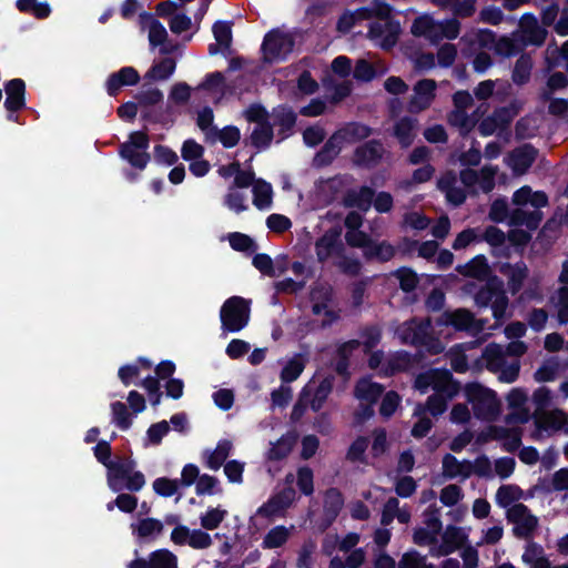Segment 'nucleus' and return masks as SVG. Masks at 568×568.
Listing matches in <instances>:
<instances>
[{"label": "nucleus", "instance_id": "412c9836", "mask_svg": "<svg viewBox=\"0 0 568 568\" xmlns=\"http://www.w3.org/2000/svg\"><path fill=\"white\" fill-rule=\"evenodd\" d=\"M4 108L9 112L8 119L16 120L13 113L26 106V83L20 78H14L4 83Z\"/></svg>", "mask_w": 568, "mask_h": 568}, {"label": "nucleus", "instance_id": "f3484780", "mask_svg": "<svg viewBox=\"0 0 568 568\" xmlns=\"http://www.w3.org/2000/svg\"><path fill=\"white\" fill-rule=\"evenodd\" d=\"M535 425L539 433H564L568 435V414L561 409L542 410L535 414Z\"/></svg>", "mask_w": 568, "mask_h": 568}, {"label": "nucleus", "instance_id": "bf43d9fd", "mask_svg": "<svg viewBox=\"0 0 568 568\" xmlns=\"http://www.w3.org/2000/svg\"><path fill=\"white\" fill-rule=\"evenodd\" d=\"M497 287H503V284L494 278L483 286L475 295V303L479 307L490 306L494 297L497 295Z\"/></svg>", "mask_w": 568, "mask_h": 568}, {"label": "nucleus", "instance_id": "1a4fd4ad", "mask_svg": "<svg viewBox=\"0 0 568 568\" xmlns=\"http://www.w3.org/2000/svg\"><path fill=\"white\" fill-rule=\"evenodd\" d=\"M294 38L291 33L275 29L270 31L263 41L262 52L266 62L284 60L294 49Z\"/></svg>", "mask_w": 568, "mask_h": 568}, {"label": "nucleus", "instance_id": "13d9d810", "mask_svg": "<svg viewBox=\"0 0 568 568\" xmlns=\"http://www.w3.org/2000/svg\"><path fill=\"white\" fill-rule=\"evenodd\" d=\"M524 493L515 485H503L496 493V501L501 507H511L514 503L521 499Z\"/></svg>", "mask_w": 568, "mask_h": 568}, {"label": "nucleus", "instance_id": "ddd939ff", "mask_svg": "<svg viewBox=\"0 0 568 568\" xmlns=\"http://www.w3.org/2000/svg\"><path fill=\"white\" fill-rule=\"evenodd\" d=\"M440 326H453L457 331L480 332L485 327L483 320H476L474 314L467 308H457L443 312L436 320Z\"/></svg>", "mask_w": 568, "mask_h": 568}, {"label": "nucleus", "instance_id": "37998d69", "mask_svg": "<svg viewBox=\"0 0 568 568\" xmlns=\"http://www.w3.org/2000/svg\"><path fill=\"white\" fill-rule=\"evenodd\" d=\"M334 378L332 376L324 377L316 387L312 385V393L310 397V404L313 410H320L326 402L328 395L333 389Z\"/></svg>", "mask_w": 568, "mask_h": 568}, {"label": "nucleus", "instance_id": "2f4dec72", "mask_svg": "<svg viewBox=\"0 0 568 568\" xmlns=\"http://www.w3.org/2000/svg\"><path fill=\"white\" fill-rule=\"evenodd\" d=\"M513 203L517 206L530 204L532 209H540L547 205L548 199L544 192H532L530 186H523L513 195Z\"/></svg>", "mask_w": 568, "mask_h": 568}, {"label": "nucleus", "instance_id": "f03ea898", "mask_svg": "<svg viewBox=\"0 0 568 568\" xmlns=\"http://www.w3.org/2000/svg\"><path fill=\"white\" fill-rule=\"evenodd\" d=\"M462 23L456 18L436 20L432 14L424 13L417 17L410 27L415 37H423L432 43H438L444 39L454 40L458 38Z\"/></svg>", "mask_w": 568, "mask_h": 568}, {"label": "nucleus", "instance_id": "393cba45", "mask_svg": "<svg viewBox=\"0 0 568 568\" xmlns=\"http://www.w3.org/2000/svg\"><path fill=\"white\" fill-rule=\"evenodd\" d=\"M344 505V498L342 493L336 488H329L325 493L324 497V509L321 528L325 530L337 518L339 511Z\"/></svg>", "mask_w": 568, "mask_h": 568}, {"label": "nucleus", "instance_id": "473e14b6", "mask_svg": "<svg viewBox=\"0 0 568 568\" xmlns=\"http://www.w3.org/2000/svg\"><path fill=\"white\" fill-rule=\"evenodd\" d=\"M483 105L477 108L473 114H468L467 111L453 110L448 114V123L458 129L462 135H467L474 128L477 121V115L481 111Z\"/></svg>", "mask_w": 568, "mask_h": 568}, {"label": "nucleus", "instance_id": "9d476101", "mask_svg": "<svg viewBox=\"0 0 568 568\" xmlns=\"http://www.w3.org/2000/svg\"><path fill=\"white\" fill-rule=\"evenodd\" d=\"M507 519L513 524L515 537L530 540L538 528L539 520L527 506L517 503L507 509Z\"/></svg>", "mask_w": 568, "mask_h": 568}, {"label": "nucleus", "instance_id": "5701e85b", "mask_svg": "<svg viewBox=\"0 0 568 568\" xmlns=\"http://www.w3.org/2000/svg\"><path fill=\"white\" fill-rule=\"evenodd\" d=\"M499 273L507 278L508 291L515 295L524 285L529 275V268L525 262L503 263L498 268Z\"/></svg>", "mask_w": 568, "mask_h": 568}, {"label": "nucleus", "instance_id": "aec40b11", "mask_svg": "<svg viewBox=\"0 0 568 568\" xmlns=\"http://www.w3.org/2000/svg\"><path fill=\"white\" fill-rule=\"evenodd\" d=\"M311 300L313 302V313L317 315L324 313V326L332 324L338 318V314L329 307V303L332 302V287L329 285H315L311 293Z\"/></svg>", "mask_w": 568, "mask_h": 568}, {"label": "nucleus", "instance_id": "7ed1b4c3", "mask_svg": "<svg viewBox=\"0 0 568 568\" xmlns=\"http://www.w3.org/2000/svg\"><path fill=\"white\" fill-rule=\"evenodd\" d=\"M465 395L476 418L494 422L499 417L501 402L495 390L479 383H469L465 386Z\"/></svg>", "mask_w": 568, "mask_h": 568}, {"label": "nucleus", "instance_id": "a19ab883", "mask_svg": "<svg viewBox=\"0 0 568 568\" xmlns=\"http://www.w3.org/2000/svg\"><path fill=\"white\" fill-rule=\"evenodd\" d=\"M232 24V21L219 20L214 22L212 27L214 39L221 45L224 57L231 54Z\"/></svg>", "mask_w": 568, "mask_h": 568}, {"label": "nucleus", "instance_id": "a211bd4d", "mask_svg": "<svg viewBox=\"0 0 568 568\" xmlns=\"http://www.w3.org/2000/svg\"><path fill=\"white\" fill-rule=\"evenodd\" d=\"M296 491L293 487H285L273 495L267 503L258 508L257 515L265 518L283 516L287 508L294 503Z\"/></svg>", "mask_w": 568, "mask_h": 568}, {"label": "nucleus", "instance_id": "f704fd0d", "mask_svg": "<svg viewBox=\"0 0 568 568\" xmlns=\"http://www.w3.org/2000/svg\"><path fill=\"white\" fill-rule=\"evenodd\" d=\"M334 133L339 138V141L344 145L368 138L372 134V129L365 124L351 122Z\"/></svg>", "mask_w": 568, "mask_h": 568}, {"label": "nucleus", "instance_id": "79ce46f5", "mask_svg": "<svg viewBox=\"0 0 568 568\" xmlns=\"http://www.w3.org/2000/svg\"><path fill=\"white\" fill-rule=\"evenodd\" d=\"M297 442L296 433H287L283 435L276 443L272 444L268 450V459L281 460L290 455Z\"/></svg>", "mask_w": 568, "mask_h": 568}, {"label": "nucleus", "instance_id": "c03bdc74", "mask_svg": "<svg viewBox=\"0 0 568 568\" xmlns=\"http://www.w3.org/2000/svg\"><path fill=\"white\" fill-rule=\"evenodd\" d=\"M176 62L173 58H163L159 62L152 64V67L145 73V79L153 81L168 80L175 71Z\"/></svg>", "mask_w": 568, "mask_h": 568}, {"label": "nucleus", "instance_id": "49530a36", "mask_svg": "<svg viewBox=\"0 0 568 568\" xmlns=\"http://www.w3.org/2000/svg\"><path fill=\"white\" fill-rule=\"evenodd\" d=\"M232 449V443L227 439H221L215 449L207 454L205 465L212 470H219L225 464Z\"/></svg>", "mask_w": 568, "mask_h": 568}, {"label": "nucleus", "instance_id": "6e6552de", "mask_svg": "<svg viewBox=\"0 0 568 568\" xmlns=\"http://www.w3.org/2000/svg\"><path fill=\"white\" fill-rule=\"evenodd\" d=\"M521 109L523 102L517 99L510 101L507 105L495 109L490 115L479 122V133L483 136H489L497 131L507 129Z\"/></svg>", "mask_w": 568, "mask_h": 568}, {"label": "nucleus", "instance_id": "bb28decb", "mask_svg": "<svg viewBox=\"0 0 568 568\" xmlns=\"http://www.w3.org/2000/svg\"><path fill=\"white\" fill-rule=\"evenodd\" d=\"M457 183V178L453 172L445 173L437 182L438 189L445 193L447 201L456 206L466 200L465 190Z\"/></svg>", "mask_w": 568, "mask_h": 568}, {"label": "nucleus", "instance_id": "e2e57ef3", "mask_svg": "<svg viewBox=\"0 0 568 568\" xmlns=\"http://www.w3.org/2000/svg\"><path fill=\"white\" fill-rule=\"evenodd\" d=\"M568 85V79L562 72H555L552 73L548 80L547 84L544 89L540 91V100L546 102L547 100H550V97L552 93L557 90L564 89Z\"/></svg>", "mask_w": 568, "mask_h": 568}, {"label": "nucleus", "instance_id": "a18cd8bd", "mask_svg": "<svg viewBox=\"0 0 568 568\" xmlns=\"http://www.w3.org/2000/svg\"><path fill=\"white\" fill-rule=\"evenodd\" d=\"M449 399L450 398L443 394H433L428 397L425 405L418 404L415 407L414 415L422 416L425 415L426 412H429L434 417L442 415L446 410Z\"/></svg>", "mask_w": 568, "mask_h": 568}, {"label": "nucleus", "instance_id": "6e6d98bb", "mask_svg": "<svg viewBox=\"0 0 568 568\" xmlns=\"http://www.w3.org/2000/svg\"><path fill=\"white\" fill-rule=\"evenodd\" d=\"M211 133V138L217 139L225 149L234 148L241 139L240 129L235 125H226L221 130L212 128Z\"/></svg>", "mask_w": 568, "mask_h": 568}, {"label": "nucleus", "instance_id": "b1692460", "mask_svg": "<svg viewBox=\"0 0 568 568\" xmlns=\"http://www.w3.org/2000/svg\"><path fill=\"white\" fill-rule=\"evenodd\" d=\"M537 154L538 151L532 145L524 144L510 152L508 164L515 174L521 175L535 162Z\"/></svg>", "mask_w": 568, "mask_h": 568}, {"label": "nucleus", "instance_id": "603ef678", "mask_svg": "<svg viewBox=\"0 0 568 568\" xmlns=\"http://www.w3.org/2000/svg\"><path fill=\"white\" fill-rule=\"evenodd\" d=\"M372 19L369 7L361 8L355 11L345 12L337 22V29L341 32H348L357 22Z\"/></svg>", "mask_w": 568, "mask_h": 568}, {"label": "nucleus", "instance_id": "7c9ffc66", "mask_svg": "<svg viewBox=\"0 0 568 568\" xmlns=\"http://www.w3.org/2000/svg\"><path fill=\"white\" fill-rule=\"evenodd\" d=\"M383 392L384 387L381 384L368 378H362L356 383L354 395L359 403L374 405Z\"/></svg>", "mask_w": 568, "mask_h": 568}, {"label": "nucleus", "instance_id": "e433bc0d", "mask_svg": "<svg viewBox=\"0 0 568 568\" xmlns=\"http://www.w3.org/2000/svg\"><path fill=\"white\" fill-rule=\"evenodd\" d=\"M394 518H397L402 524H407L410 519V513L408 509L399 507L397 498L390 497L384 505L381 524L387 526Z\"/></svg>", "mask_w": 568, "mask_h": 568}, {"label": "nucleus", "instance_id": "39448f33", "mask_svg": "<svg viewBox=\"0 0 568 568\" xmlns=\"http://www.w3.org/2000/svg\"><path fill=\"white\" fill-rule=\"evenodd\" d=\"M486 368L498 374V379L504 383H514L519 375L520 362L517 358H509L503 345L490 343L481 355Z\"/></svg>", "mask_w": 568, "mask_h": 568}, {"label": "nucleus", "instance_id": "09e8293b", "mask_svg": "<svg viewBox=\"0 0 568 568\" xmlns=\"http://www.w3.org/2000/svg\"><path fill=\"white\" fill-rule=\"evenodd\" d=\"M119 155L140 171L144 170L151 160V155L146 151L130 149L129 145H120Z\"/></svg>", "mask_w": 568, "mask_h": 568}, {"label": "nucleus", "instance_id": "9b49d317", "mask_svg": "<svg viewBox=\"0 0 568 568\" xmlns=\"http://www.w3.org/2000/svg\"><path fill=\"white\" fill-rule=\"evenodd\" d=\"M251 145L257 150L267 148L273 140V126L271 125L267 113L260 105H251Z\"/></svg>", "mask_w": 568, "mask_h": 568}, {"label": "nucleus", "instance_id": "8fccbe9b", "mask_svg": "<svg viewBox=\"0 0 568 568\" xmlns=\"http://www.w3.org/2000/svg\"><path fill=\"white\" fill-rule=\"evenodd\" d=\"M141 119L148 123L172 125L174 123L173 109L170 105L164 109H145L141 112Z\"/></svg>", "mask_w": 568, "mask_h": 568}, {"label": "nucleus", "instance_id": "c85d7f7f", "mask_svg": "<svg viewBox=\"0 0 568 568\" xmlns=\"http://www.w3.org/2000/svg\"><path fill=\"white\" fill-rule=\"evenodd\" d=\"M443 476L448 479L470 477V460H458L454 455L446 454L442 460Z\"/></svg>", "mask_w": 568, "mask_h": 568}, {"label": "nucleus", "instance_id": "2eb2a0df", "mask_svg": "<svg viewBox=\"0 0 568 568\" xmlns=\"http://www.w3.org/2000/svg\"><path fill=\"white\" fill-rule=\"evenodd\" d=\"M430 321L426 320H410L404 322L396 328V336L404 344H426L430 336Z\"/></svg>", "mask_w": 568, "mask_h": 568}, {"label": "nucleus", "instance_id": "5fc2aeb1", "mask_svg": "<svg viewBox=\"0 0 568 568\" xmlns=\"http://www.w3.org/2000/svg\"><path fill=\"white\" fill-rule=\"evenodd\" d=\"M133 535L139 538H148L153 535H160L163 531V524L155 518H143L138 524L131 525Z\"/></svg>", "mask_w": 568, "mask_h": 568}, {"label": "nucleus", "instance_id": "c9c22d12", "mask_svg": "<svg viewBox=\"0 0 568 568\" xmlns=\"http://www.w3.org/2000/svg\"><path fill=\"white\" fill-rule=\"evenodd\" d=\"M251 186L254 194V205L260 210L268 209L273 202L271 184L260 179L255 180L251 172Z\"/></svg>", "mask_w": 568, "mask_h": 568}, {"label": "nucleus", "instance_id": "72a5a7b5", "mask_svg": "<svg viewBox=\"0 0 568 568\" xmlns=\"http://www.w3.org/2000/svg\"><path fill=\"white\" fill-rule=\"evenodd\" d=\"M342 148L343 143L339 141V138L333 133L314 156V165L318 168L328 165L339 154Z\"/></svg>", "mask_w": 568, "mask_h": 568}, {"label": "nucleus", "instance_id": "864d4df0", "mask_svg": "<svg viewBox=\"0 0 568 568\" xmlns=\"http://www.w3.org/2000/svg\"><path fill=\"white\" fill-rule=\"evenodd\" d=\"M16 6L20 12L32 14L37 19H47L51 14V7L48 2L17 0Z\"/></svg>", "mask_w": 568, "mask_h": 568}, {"label": "nucleus", "instance_id": "423d86ee", "mask_svg": "<svg viewBox=\"0 0 568 568\" xmlns=\"http://www.w3.org/2000/svg\"><path fill=\"white\" fill-rule=\"evenodd\" d=\"M415 387L420 393L432 388L434 394H443L448 398H454L459 392V385L446 369H430L419 374L415 379Z\"/></svg>", "mask_w": 568, "mask_h": 568}, {"label": "nucleus", "instance_id": "dca6fc26", "mask_svg": "<svg viewBox=\"0 0 568 568\" xmlns=\"http://www.w3.org/2000/svg\"><path fill=\"white\" fill-rule=\"evenodd\" d=\"M437 83L433 79H423L413 87V93L408 101V111L419 113L428 109L436 98Z\"/></svg>", "mask_w": 568, "mask_h": 568}, {"label": "nucleus", "instance_id": "4c0bfd02", "mask_svg": "<svg viewBox=\"0 0 568 568\" xmlns=\"http://www.w3.org/2000/svg\"><path fill=\"white\" fill-rule=\"evenodd\" d=\"M457 271L469 277L477 280H486L490 275V267L484 255H478L463 266H458Z\"/></svg>", "mask_w": 568, "mask_h": 568}, {"label": "nucleus", "instance_id": "4be33fe9", "mask_svg": "<svg viewBox=\"0 0 568 568\" xmlns=\"http://www.w3.org/2000/svg\"><path fill=\"white\" fill-rule=\"evenodd\" d=\"M140 82V74L133 67H123L112 72L105 81V90L110 97L115 98L123 87H133Z\"/></svg>", "mask_w": 568, "mask_h": 568}, {"label": "nucleus", "instance_id": "c756f323", "mask_svg": "<svg viewBox=\"0 0 568 568\" xmlns=\"http://www.w3.org/2000/svg\"><path fill=\"white\" fill-rule=\"evenodd\" d=\"M434 6L450 10L453 18H469L476 12L477 0H429Z\"/></svg>", "mask_w": 568, "mask_h": 568}, {"label": "nucleus", "instance_id": "58836bf2", "mask_svg": "<svg viewBox=\"0 0 568 568\" xmlns=\"http://www.w3.org/2000/svg\"><path fill=\"white\" fill-rule=\"evenodd\" d=\"M532 59L529 54H521L515 62L511 71V81L518 87H523L530 81Z\"/></svg>", "mask_w": 568, "mask_h": 568}, {"label": "nucleus", "instance_id": "a878e982", "mask_svg": "<svg viewBox=\"0 0 568 568\" xmlns=\"http://www.w3.org/2000/svg\"><path fill=\"white\" fill-rule=\"evenodd\" d=\"M418 121L412 116H403L393 125V135L404 149L409 148L417 135Z\"/></svg>", "mask_w": 568, "mask_h": 568}, {"label": "nucleus", "instance_id": "4d7b16f0", "mask_svg": "<svg viewBox=\"0 0 568 568\" xmlns=\"http://www.w3.org/2000/svg\"><path fill=\"white\" fill-rule=\"evenodd\" d=\"M150 568H178V557L162 548L150 554Z\"/></svg>", "mask_w": 568, "mask_h": 568}, {"label": "nucleus", "instance_id": "338daca9", "mask_svg": "<svg viewBox=\"0 0 568 568\" xmlns=\"http://www.w3.org/2000/svg\"><path fill=\"white\" fill-rule=\"evenodd\" d=\"M397 568H434L432 564H427L426 557L416 550L405 552L397 564Z\"/></svg>", "mask_w": 568, "mask_h": 568}, {"label": "nucleus", "instance_id": "69168bd1", "mask_svg": "<svg viewBox=\"0 0 568 568\" xmlns=\"http://www.w3.org/2000/svg\"><path fill=\"white\" fill-rule=\"evenodd\" d=\"M290 537V529L284 526H276L271 529L263 540L264 548H277L286 542Z\"/></svg>", "mask_w": 568, "mask_h": 568}, {"label": "nucleus", "instance_id": "f257e3e1", "mask_svg": "<svg viewBox=\"0 0 568 568\" xmlns=\"http://www.w3.org/2000/svg\"><path fill=\"white\" fill-rule=\"evenodd\" d=\"M369 9L372 19L368 26L367 37L383 49L393 48L399 37L400 26L390 17V8L381 0H373Z\"/></svg>", "mask_w": 568, "mask_h": 568}, {"label": "nucleus", "instance_id": "4468645a", "mask_svg": "<svg viewBox=\"0 0 568 568\" xmlns=\"http://www.w3.org/2000/svg\"><path fill=\"white\" fill-rule=\"evenodd\" d=\"M515 34L519 36L524 45L541 47L547 39L548 31L532 13H524L518 21V30Z\"/></svg>", "mask_w": 568, "mask_h": 568}, {"label": "nucleus", "instance_id": "ea45409f", "mask_svg": "<svg viewBox=\"0 0 568 568\" xmlns=\"http://www.w3.org/2000/svg\"><path fill=\"white\" fill-rule=\"evenodd\" d=\"M541 220V214L538 209L529 211L526 206H518L509 215L511 225H525L529 229H536Z\"/></svg>", "mask_w": 568, "mask_h": 568}, {"label": "nucleus", "instance_id": "680f3d73", "mask_svg": "<svg viewBox=\"0 0 568 568\" xmlns=\"http://www.w3.org/2000/svg\"><path fill=\"white\" fill-rule=\"evenodd\" d=\"M112 422L121 430H128L132 425L131 414L126 405L122 402H113L111 404Z\"/></svg>", "mask_w": 568, "mask_h": 568}, {"label": "nucleus", "instance_id": "0e129e2a", "mask_svg": "<svg viewBox=\"0 0 568 568\" xmlns=\"http://www.w3.org/2000/svg\"><path fill=\"white\" fill-rule=\"evenodd\" d=\"M342 273L349 275V276H356L359 274V271L362 268L361 262L354 257L346 254V250L343 251L342 254L336 258V261L333 263Z\"/></svg>", "mask_w": 568, "mask_h": 568}, {"label": "nucleus", "instance_id": "3c124183", "mask_svg": "<svg viewBox=\"0 0 568 568\" xmlns=\"http://www.w3.org/2000/svg\"><path fill=\"white\" fill-rule=\"evenodd\" d=\"M374 199V191L368 186H362L359 190L349 191L346 195V203L362 211H368Z\"/></svg>", "mask_w": 568, "mask_h": 568}, {"label": "nucleus", "instance_id": "774afa93", "mask_svg": "<svg viewBox=\"0 0 568 568\" xmlns=\"http://www.w3.org/2000/svg\"><path fill=\"white\" fill-rule=\"evenodd\" d=\"M467 536L462 528L448 526L442 535V540L452 548L453 551L464 547Z\"/></svg>", "mask_w": 568, "mask_h": 568}, {"label": "nucleus", "instance_id": "de8ad7c7", "mask_svg": "<svg viewBox=\"0 0 568 568\" xmlns=\"http://www.w3.org/2000/svg\"><path fill=\"white\" fill-rule=\"evenodd\" d=\"M549 303L556 311L559 324H568V286L558 287L550 296Z\"/></svg>", "mask_w": 568, "mask_h": 568}, {"label": "nucleus", "instance_id": "6ab92c4d", "mask_svg": "<svg viewBox=\"0 0 568 568\" xmlns=\"http://www.w3.org/2000/svg\"><path fill=\"white\" fill-rule=\"evenodd\" d=\"M385 154L386 150L381 141L369 140L355 149L353 163L363 168H374L382 162Z\"/></svg>", "mask_w": 568, "mask_h": 568}, {"label": "nucleus", "instance_id": "0eeeda50", "mask_svg": "<svg viewBox=\"0 0 568 568\" xmlns=\"http://www.w3.org/2000/svg\"><path fill=\"white\" fill-rule=\"evenodd\" d=\"M220 318L224 331H241L248 321V300L241 296L227 298L221 307Z\"/></svg>", "mask_w": 568, "mask_h": 568}, {"label": "nucleus", "instance_id": "052dcab7", "mask_svg": "<svg viewBox=\"0 0 568 568\" xmlns=\"http://www.w3.org/2000/svg\"><path fill=\"white\" fill-rule=\"evenodd\" d=\"M305 368V359L302 355H295L290 359L281 372V379L284 383L295 381Z\"/></svg>", "mask_w": 568, "mask_h": 568}, {"label": "nucleus", "instance_id": "cd10ccee", "mask_svg": "<svg viewBox=\"0 0 568 568\" xmlns=\"http://www.w3.org/2000/svg\"><path fill=\"white\" fill-rule=\"evenodd\" d=\"M386 71L387 67L381 60L371 62L366 59H358L353 69V77L358 81L368 82L385 74Z\"/></svg>", "mask_w": 568, "mask_h": 568}, {"label": "nucleus", "instance_id": "f8f14e48", "mask_svg": "<svg viewBox=\"0 0 568 568\" xmlns=\"http://www.w3.org/2000/svg\"><path fill=\"white\" fill-rule=\"evenodd\" d=\"M315 254L321 263L335 262L339 254L345 251V245L341 240V230L332 227L327 230L320 239L316 240Z\"/></svg>", "mask_w": 568, "mask_h": 568}, {"label": "nucleus", "instance_id": "20e7f679", "mask_svg": "<svg viewBox=\"0 0 568 568\" xmlns=\"http://www.w3.org/2000/svg\"><path fill=\"white\" fill-rule=\"evenodd\" d=\"M135 465L133 459L126 458L116 460L111 467L109 466L106 481L113 493H120L125 489L136 493L144 487L145 477L142 471L134 470Z\"/></svg>", "mask_w": 568, "mask_h": 568}]
</instances>
